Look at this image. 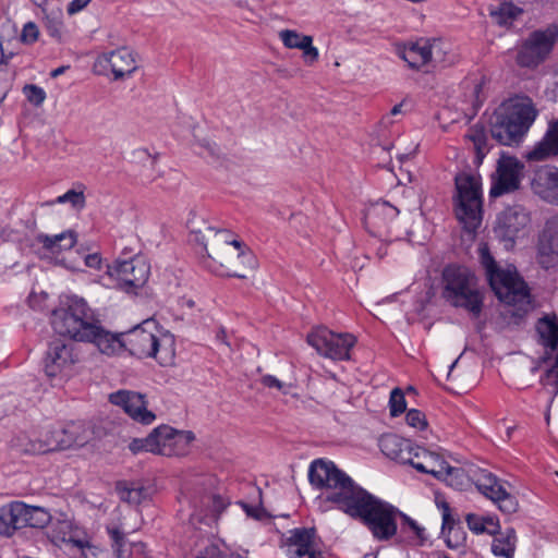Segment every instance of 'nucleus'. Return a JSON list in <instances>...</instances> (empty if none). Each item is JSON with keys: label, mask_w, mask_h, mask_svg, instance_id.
Instances as JSON below:
<instances>
[{"label": "nucleus", "mask_w": 558, "mask_h": 558, "mask_svg": "<svg viewBox=\"0 0 558 558\" xmlns=\"http://www.w3.org/2000/svg\"><path fill=\"white\" fill-rule=\"evenodd\" d=\"M312 486L326 489L325 500L360 521L378 542L392 539L401 510L357 485L332 461L314 460L308 469Z\"/></svg>", "instance_id": "nucleus-1"}, {"label": "nucleus", "mask_w": 558, "mask_h": 558, "mask_svg": "<svg viewBox=\"0 0 558 558\" xmlns=\"http://www.w3.org/2000/svg\"><path fill=\"white\" fill-rule=\"evenodd\" d=\"M191 241L199 244L211 259L209 267L213 271L235 278H245V275L233 269V260L254 268L256 259L244 242L233 238L232 232L226 228H217L196 215L187 221Z\"/></svg>", "instance_id": "nucleus-2"}, {"label": "nucleus", "mask_w": 558, "mask_h": 558, "mask_svg": "<svg viewBox=\"0 0 558 558\" xmlns=\"http://www.w3.org/2000/svg\"><path fill=\"white\" fill-rule=\"evenodd\" d=\"M51 326L58 335L93 343L100 352H111L117 343L113 333L101 326L87 302L76 295L68 296L52 311Z\"/></svg>", "instance_id": "nucleus-3"}, {"label": "nucleus", "mask_w": 558, "mask_h": 558, "mask_svg": "<svg viewBox=\"0 0 558 558\" xmlns=\"http://www.w3.org/2000/svg\"><path fill=\"white\" fill-rule=\"evenodd\" d=\"M480 262L498 300L513 307L511 316L523 319L532 310L531 294L527 284L512 265L501 268L486 243L478 247Z\"/></svg>", "instance_id": "nucleus-4"}, {"label": "nucleus", "mask_w": 558, "mask_h": 558, "mask_svg": "<svg viewBox=\"0 0 558 558\" xmlns=\"http://www.w3.org/2000/svg\"><path fill=\"white\" fill-rule=\"evenodd\" d=\"M536 116L537 111L529 98L505 100L489 118L490 134L501 145L518 144Z\"/></svg>", "instance_id": "nucleus-5"}, {"label": "nucleus", "mask_w": 558, "mask_h": 558, "mask_svg": "<svg viewBox=\"0 0 558 558\" xmlns=\"http://www.w3.org/2000/svg\"><path fill=\"white\" fill-rule=\"evenodd\" d=\"M151 327L156 328L155 322L145 320L125 333H113L117 343L111 352L104 353L110 355L125 349L138 359L154 357L161 365L168 364L173 359V339L169 335L158 337Z\"/></svg>", "instance_id": "nucleus-6"}, {"label": "nucleus", "mask_w": 558, "mask_h": 558, "mask_svg": "<svg viewBox=\"0 0 558 558\" xmlns=\"http://www.w3.org/2000/svg\"><path fill=\"white\" fill-rule=\"evenodd\" d=\"M442 298L453 307L463 308L473 317L483 310L484 298L472 270L458 264L447 265L441 274Z\"/></svg>", "instance_id": "nucleus-7"}, {"label": "nucleus", "mask_w": 558, "mask_h": 558, "mask_svg": "<svg viewBox=\"0 0 558 558\" xmlns=\"http://www.w3.org/2000/svg\"><path fill=\"white\" fill-rule=\"evenodd\" d=\"M457 190V218L468 229H476L482 221V190L478 177L468 172L454 177Z\"/></svg>", "instance_id": "nucleus-8"}, {"label": "nucleus", "mask_w": 558, "mask_h": 558, "mask_svg": "<svg viewBox=\"0 0 558 558\" xmlns=\"http://www.w3.org/2000/svg\"><path fill=\"white\" fill-rule=\"evenodd\" d=\"M356 338L348 332L337 333L326 327H318L307 335V343L322 356L333 361H348Z\"/></svg>", "instance_id": "nucleus-9"}, {"label": "nucleus", "mask_w": 558, "mask_h": 558, "mask_svg": "<svg viewBox=\"0 0 558 558\" xmlns=\"http://www.w3.org/2000/svg\"><path fill=\"white\" fill-rule=\"evenodd\" d=\"M557 38L558 28L556 26L532 32L517 52V63L522 68H536L553 51Z\"/></svg>", "instance_id": "nucleus-10"}, {"label": "nucleus", "mask_w": 558, "mask_h": 558, "mask_svg": "<svg viewBox=\"0 0 558 558\" xmlns=\"http://www.w3.org/2000/svg\"><path fill=\"white\" fill-rule=\"evenodd\" d=\"M149 272V264L142 256L118 259L107 268V274L114 278L119 287L126 292L142 288L148 280Z\"/></svg>", "instance_id": "nucleus-11"}, {"label": "nucleus", "mask_w": 558, "mask_h": 558, "mask_svg": "<svg viewBox=\"0 0 558 558\" xmlns=\"http://www.w3.org/2000/svg\"><path fill=\"white\" fill-rule=\"evenodd\" d=\"M78 361L74 344L64 339H52L44 357V371L49 378L66 374Z\"/></svg>", "instance_id": "nucleus-12"}, {"label": "nucleus", "mask_w": 558, "mask_h": 558, "mask_svg": "<svg viewBox=\"0 0 558 558\" xmlns=\"http://www.w3.org/2000/svg\"><path fill=\"white\" fill-rule=\"evenodd\" d=\"M474 484L478 492L494 501L502 512L511 514L518 510L517 498L507 492L505 483L493 473L481 470L475 474Z\"/></svg>", "instance_id": "nucleus-13"}, {"label": "nucleus", "mask_w": 558, "mask_h": 558, "mask_svg": "<svg viewBox=\"0 0 558 558\" xmlns=\"http://www.w3.org/2000/svg\"><path fill=\"white\" fill-rule=\"evenodd\" d=\"M444 43L440 39L421 38L415 43L405 46L399 53L411 69L420 70L424 65L433 62L435 64L445 61L442 54Z\"/></svg>", "instance_id": "nucleus-14"}, {"label": "nucleus", "mask_w": 558, "mask_h": 558, "mask_svg": "<svg viewBox=\"0 0 558 558\" xmlns=\"http://www.w3.org/2000/svg\"><path fill=\"white\" fill-rule=\"evenodd\" d=\"M289 536L283 541L289 558H323L320 539L315 527H296L289 531Z\"/></svg>", "instance_id": "nucleus-15"}, {"label": "nucleus", "mask_w": 558, "mask_h": 558, "mask_svg": "<svg viewBox=\"0 0 558 558\" xmlns=\"http://www.w3.org/2000/svg\"><path fill=\"white\" fill-rule=\"evenodd\" d=\"M95 69L99 74H107V71L110 70L114 80H121L136 71L137 61L133 51L121 47L100 54L96 59Z\"/></svg>", "instance_id": "nucleus-16"}, {"label": "nucleus", "mask_w": 558, "mask_h": 558, "mask_svg": "<svg viewBox=\"0 0 558 558\" xmlns=\"http://www.w3.org/2000/svg\"><path fill=\"white\" fill-rule=\"evenodd\" d=\"M109 401L143 425H149L156 420V414L147 409L146 396L140 392L118 390L109 395Z\"/></svg>", "instance_id": "nucleus-17"}, {"label": "nucleus", "mask_w": 558, "mask_h": 558, "mask_svg": "<svg viewBox=\"0 0 558 558\" xmlns=\"http://www.w3.org/2000/svg\"><path fill=\"white\" fill-rule=\"evenodd\" d=\"M50 429L39 432L20 433L11 440V449L19 454H45L56 451Z\"/></svg>", "instance_id": "nucleus-18"}, {"label": "nucleus", "mask_w": 558, "mask_h": 558, "mask_svg": "<svg viewBox=\"0 0 558 558\" xmlns=\"http://www.w3.org/2000/svg\"><path fill=\"white\" fill-rule=\"evenodd\" d=\"M522 169L523 165L517 158L502 157L498 162L497 179L489 191L490 197H498L519 189Z\"/></svg>", "instance_id": "nucleus-19"}, {"label": "nucleus", "mask_w": 558, "mask_h": 558, "mask_svg": "<svg viewBox=\"0 0 558 558\" xmlns=\"http://www.w3.org/2000/svg\"><path fill=\"white\" fill-rule=\"evenodd\" d=\"M379 447L381 452L391 460L402 464L413 462L412 452L415 446L408 439L387 434L379 439Z\"/></svg>", "instance_id": "nucleus-20"}, {"label": "nucleus", "mask_w": 558, "mask_h": 558, "mask_svg": "<svg viewBox=\"0 0 558 558\" xmlns=\"http://www.w3.org/2000/svg\"><path fill=\"white\" fill-rule=\"evenodd\" d=\"M412 458L413 462H409L408 464L412 465L416 471L430 474L436 478L441 477L447 461L440 454L415 446Z\"/></svg>", "instance_id": "nucleus-21"}, {"label": "nucleus", "mask_w": 558, "mask_h": 558, "mask_svg": "<svg viewBox=\"0 0 558 558\" xmlns=\"http://www.w3.org/2000/svg\"><path fill=\"white\" fill-rule=\"evenodd\" d=\"M399 209L388 202H378L368 208L365 215V223L381 233L390 222L399 216Z\"/></svg>", "instance_id": "nucleus-22"}, {"label": "nucleus", "mask_w": 558, "mask_h": 558, "mask_svg": "<svg viewBox=\"0 0 558 558\" xmlns=\"http://www.w3.org/2000/svg\"><path fill=\"white\" fill-rule=\"evenodd\" d=\"M558 155V120L553 122L544 138L527 153V160L542 161Z\"/></svg>", "instance_id": "nucleus-23"}, {"label": "nucleus", "mask_w": 558, "mask_h": 558, "mask_svg": "<svg viewBox=\"0 0 558 558\" xmlns=\"http://www.w3.org/2000/svg\"><path fill=\"white\" fill-rule=\"evenodd\" d=\"M56 450H64L83 445L86 439L82 436V426L75 423L68 424L63 428L50 429Z\"/></svg>", "instance_id": "nucleus-24"}, {"label": "nucleus", "mask_w": 558, "mask_h": 558, "mask_svg": "<svg viewBox=\"0 0 558 558\" xmlns=\"http://www.w3.org/2000/svg\"><path fill=\"white\" fill-rule=\"evenodd\" d=\"M16 505H19L17 511L22 513V529L27 526L34 529H44L51 520L50 513L45 508L38 506H29L23 501H16Z\"/></svg>", "instance_id": "nucleus-25"}, {"label": "nucleus", "mask_w": 558, "mask_h": 558, "mask_svg": "<svg viewBox=\"0 0 558 558\" xmlns=\"http://www.w3.org/2000/svg\"><path fill=\"white\" fill-rule=\"evenodd\" d=\"M36 239L43 244L44 248L52 254H58L72 248L76 243L77 236L74 231L68 230L56 235L38 234Z\"/></svg>", "instance_id": "nucleus-26"}, {"label": "nucleus", "mask_w": 558, "mask_h": 558, "mask_svg": "<svg viewBox=\"0 0 558 558\" xmlns=\"http://www.w3.org/2000/svg\"><path fill=\"white\" fill-rule=\"evenodd\" d=\"M536 330L544 347L550 351L558 350V317L555 314L541 317Z\"/></svg>", "instance_id": "nucleus-27"}, {"label": "nucleus", "mask_w": 558, "mask_h": 558, "mask_svg": "<svg viewBox=\"0 0 558 558\" xmlns=\"http://www.w3.org/2000/svg\"><path fill=\"white\" fill-rule=\"evenodd\" d=\"M16 501H11L0 508V535L10 537L16 530L22 529L21 512Z\"/></svg>", "instance_id": "nucleus-28"}, {"label": "nucleus", "mask_w": 558, "mask_h": 558, "mask_svg": "<svg viewBox=\"0 0 558 558\" xmlns=\"http://www.w3.org/2000/svg\"><path fill=\"white\" fill-rule=\"evenodd\" d=\"M464 138L472 142L475 151V160L474 162L480 166L483 162V159L489 151V147L487 144V134L484 124L475 123L469 128L468 132L464 135Z\"/></svg>", "instance_id": "nucleus-29"}, {"label": "nucleus", "mask_w": 558, "mask_h": 558, "mask_svg": "<svg viewBox=\"0 0 558 558\" xmlns=\"http://www.w3.org/2000/svg\"><path fill=\"white\" fill-rule=\"evenodd\" d=\"M517 544V534L513 527H508L494 537L492 551L495 556L513 558Z\"/></svg>", "instance_id": "nucleus-30"}, {"label": "nucleus", "mask_w": 558, "mask_h": 558, "mask_svg": "<svg viewBox=\"0 0 558 558\" xmlns=\"http://www.w3.org/2000/svg\"><path fill=\"white\" fill-rule=\"evenodd\" d=\"M117 492L122 501L132 505H140L149 497L148 488L135 482H119L117 484Z\"/></svg>", "instance_id": "nucleus-31"}, {"label": "nucleus", "mask_w": 558, "mask_h": 558, "mask_svg": "<svg viewBox=\"0 0 558 558\" xmlns=\"http://www.w3.org/2000/svg\"><path fill=\"white\" fill-rule=\"evenodd\" d=\"M170 435H173V427L160 425L149 433L154 437L151 441V453L171 457Z\"/></svg>", "instance_id": "nucleus-32"}, {"label": "nucleus", "mask_w": 558, "mask_h": 558, "mask_svg": "<svg viewBox=\"0 0 558 558\" xmlns=\"http://www.w3.org/2000/svg\"><path fill=\"white\" fill-rule=\"evenodd\" d=\"M441 477L439 480L445 481L449 486L462 490L470 485V482H474L475 475L473 477L469 476L464 469L451 466L448 462L445 464V470H442Z\"/></svg>", "instance_id": "nucleus-33"}, {"label": "nucleus", "mask_w": 558, "mask_h": 558, "mask_svg": "<svg viewBox=\"0 0 558 558\" xmlns=\"http://www.w3.org/2000/svg\"><path fill=\"white\" fill-rule=\"evenodd\" d=\"M195 440V435L191 430H178L173 428V435H170V448L172 456H184L189 452L191 444Z\"/></svg>", "instance_id": "nucleus-34"}, {"label": "nucleus", "mask_w": 558, "mask_h": 558, "mask_svg": "<svg viewBox=\"0 0 558 558\" xmlns=\"http://www.w3.org/2000/svg\"><path fill=\"white\" fill-rule=\"evenodd\" d=\"M522 9L511 2H504L495 11L490 12V16L500 26L511 25L512 22L522 13Z\"/></svg>", "instance_id": "nucleus-35"}, {"label": "nucleus", "mask_w": 558, "mask_h": 558, "mask_svg": "<svg viewBox=\"0 0 558 558\" xmlns=\"http://www.w3.org/2000/svg\"><path fill=\"white\" fill-rule=\"evenodd\" d=\"M468 527L475 534L496 533L497 523L492 518H485L475 513H468L465 517Z\"/></svg>", "instance_id": "nucleus-36"}, {"label": "nucleus", "mask_w": 558, "mask_h": 558, "mask_svg": "<svg viewBox=\"0 0 558 558\" xmlns=\"http://www.w3.org/2000/svg\"><path fill=\"white\" fill-rule=\"evenodd\" d=\"M107 533L111 541V548L116 558H124L126 547V534L117 525H108Z\"/></svg>", "instance_id": "nucleus-37"}, {"label": "nucleus", "mask_w": 558, "mask_h": 558, "mask_svg": "<svg viewBox=\"0 0 558 558\" xmlns=\"http://www.w3.org/2000/svg\"><path fill=\"white\" fill-rule=\"evenodd\" d=\"M53 203L65 204L70 203L71 206L76 210H82L86 206V197L84 194V187L80 191L75 189H71L66 191L64 194L58 196Z\"/></svg>", "instance_id": "nucleus-38"}, {"label": "nucleus", "mask_w": 558, "mask_h": 558, "mask_svg": "<svg viewBox=\"0 0 558 558\" xmlns=\"http://www.w3.org/2000/svg\"><path fill=\"white\" fill-rule=\"evenodd\" d=\"M437 506L441 510V534H446V531L462 525L459 514L453 512L447 501H441Z\"/></svg>", "instance_id": "nucleus-39"}, {"label": "nucleus", "mask_w": 558, "mask_h": 558, "mask_svg": "<svg viewBox=\"0 0 558 558\" xmlns=\"http://www.w3.org/2000/svg\"><path fill=\"white\" fill-rule=\"evenodd\" d=\"M446 545L449 548H459L465 544L466 533L463 525L450 529L446 531V534H441Z\"/></svg>", "instance_id": "nucleus-40"}, {"label": "nucleus", "mask_w": 558, "mask_h": 558, "mask_svg": "<svg viewBox=\"0 0 558 558\" xmlns=\"http://www.w3.org/2000/svg\"><path fill=\"white\" fill-rule=\"evenodd\" d=\"M389 407L392 417H397L405 411L407 402L404 393L400 388H395L390 392Z\"/></svg>", "instance_id": "nucleus-41"}, {"label": "nucleus", "mask_w": 558, "mask_h": 558, "mask_svg": "<svg viewBox=\"0 0 558 558\" xmlns=\"http://www.w3.org/2000/svg\"><path fill=\"white\" fill-rule=\"evenodd\" d=\"M306 36L307 35H302V34H299L298 32L291 31V29H284L279 33V37L282 40L283 45L290 49L303 48V46L305 44V40H303V38H305Z\"/></svg>", "instance_id": "nucleus-42"}, {"label": "nucleus", "mask_w": 558, "mask_h": 558, "mask_svg": "<svg viewBox=\"0 0 558 558\" xmlns=\"http://www.w3.org/2000/svg\"><path fill=\"white\" fill-rule=\"evenodd\" d=\"M520 218V215L515 211L509 210L504 213L502 217L499 219L502 222V226L506 228V232L508 235H514L519 230L520 226H524L525 223V216H521V221L517 225L512 222V220H518Z\"/></svg>", "instance_id": "nucleus-43"}, {"label": "nucleus", "mask_w": 558, "mask_h": 558, "mask_svg": "<svg viewBox=\"0 0 558 558\" xmlns=\"http://www.w3.org/2000/svg\"><path fill=\"white\" fill-rule=\"evenodd\" d=\"M23 93L26 99L36 107L43 105L46 99V92L44 88L34 84H26L23 87Z\"/></svg>", "instance_id": "nucleus-44"}, {"label": "nucleus", "mask_w": 558, "mask_h": 558, "mask_svg": "<svg viewBox=\"0 0 558 558\" xmlns=\"http://www.w3.org/2000/svg\"><path fill=\"white\" fill-rule=\"evenodd\" d=\"M405 421L409 426L417 428V429H425L427 427V421L425 414L417 410V409H410L407 412Z\"/></svg>", "instance_id": "nucleus-45"}, {"label": "nucleus", "mask_w": 558, "mask_h": 558, "mask_svg": "<svg viewBox=\"0 0 558 558\" xmlns=\"http://www.w3.org/2000/svg\"><path fill=\"white\" fill-rule=\"evenodd\" d=\"M398 520L401 521V527L408 526L417 538L425 539V529L420 526L415 520L410 518L408 514L401 511V514H398Z\"/></svg>", "instance_id": "nucleus-46"}, {"label": "nucleus", "mask_w": 558, "mask_h": 558, "mask_svg": "<svg viewBox=\"0 0 558 558\" xmlns=\"http://www.w3.org/2000/svg\"><path fill=\"white\" fill-rule=\"evenodd\" d=\"M154 437H149V435L145 438H134L130 445L129 449L133 453H138L142 451L151 452V441Z\"/></svg>", "instance_id": "nucleus-47"}, {"label": "nucleus", "mask_w": 558, "mask_h": 558, "mask_svg": "<svg viewBox=\"0 0 558 558\" xmlns=\"http://www.w3.org/2000/svg\"><path fill=\"white\" fill-rule=\"evenodd\" d=\"M305 40V44L301 50L303 51V57L305 61L314 62L318 59V50L316 47L313 46V38L312 36H306L303 38Z\"/></svg>", "instance_id": "nucleus-48"}, {"label": "nucleus", "mask_w": 558, "mask_h": 558, "mask_svg": "<svg viewBox=\"0 0 558 558\" xmlns=\"http://www.w3.org/2000/svg\"><path fill=\"white\" fill-rule=\"evenodd\" d=\"M39 35L38 27L34 22H28L24 25L21 39L24 43L32 44L37 40Z\"/></svg>", "instance_id": "nucleus-49"}, {"label": "nucleus", "mask_w": 558, "mask_h": 558, "mask_svg": "<svg viewBox=\"0 0 558 558\" xmlns=\"http://www.w3.org/2000/svg\"><path fill=\"white\" fill-rule=\"evenodd\" d=\"M538 178L544 180L549 186L558 187V170H542L538 172Z\"/></svg>", "instance_id": "nucleus-50"}, {"label": "nucleus", "mask_w": 558, "mask_h": 558, "mask_svg": "<svg viewBox=\"0 0 558 558\" xmlns=\"http://www.w3.org/2000/svg\"><path fill=\"white\" fill-rule=\"evenodd\" d=\"M241 505H242L244 511L246 512V514L248 517L254 518V519L260 520L266 514L265 513V509L262 508V507H254V506H250V505L244 504V502H242Z\"/></svg>", "instance_id": "nucleus-51"}, {"label": "nucleus", "mask_w": 558, "mask_h": 558, "mask_svg": "<svg viewBox=\"0 0 558 558\" xmlns=\"http://www.w3.org/2000/svg\"><path fill=\"white\" fill-rule=\"evenodd\" d=\"M483 86H484V82L481 81L478 83H476L473 87V92H472V95L473 97L475 98L474 101H473V107L475 109L480 108L484 101V98L482 97L483 95Z\"/></svg>", "instance_id": "nucleus-52"}, {"label": "nucleus", "mask_w": 558, "mask_h": 558, "mask_svg": "<svg viewBox=\"0 0 558 558\" xmlns=\"http://www.w3.org/2000/svg\"><path fill=\"white\" fill-rule=\"evenodd\" d=\"M85 265L90 268L100 269L101 257L97 253L88 254L85 256Z\"/></svg>", "instance_id": "nucleus-53"}, {"label": "nucleus", "mask_w": 558, "mask_h": 558, "mask_svg": "<svg viewBox=\"0 0 558 558\" xmlns=\"http://www.w3.org/2000/svg\"><path fill=\"white\" fill-rule=\"evenodd\" d=\"M197 558H228L226 555L221 554L218 547L208 546L205 549V553Z\"/></svg>", "instance_id": "nucleus-54"}, {"label": "nucleus", "mask_w": 558, "mask_h": 558, "mask_svg": "<svg viewBox=\"0 0 558 558\" xmlns=\"http://www.w3.org/2000/svg\"><path fill=\"white\" fill-rule=\"evenodd\" d=\"M262 383H263L264 386H266L268 388L281 389L282 386H283L282 383L278 378L272 376V375H265L262 378Z\"/></svg>", "instance_id": "nucleus-55"}, {"label": "nucleus", "mask_w": 558, "mask_h": 558, "mask_svg": "<svg viewBox=\"0 0 558 558\" xmlns=\"http://www.w3.org/2000/svg\"><path fill=\"white\" fill-rule=\"evenodd\" d=\"M62 22L60 20L48 21L47 28L51 36H61Z\"/></svg>", "instance_id": "nucleus-56"}, {"label": "nucleus", "mask_w": 558, "mask_h": 558, "mask_svg": "<svg viewBox=\"0 0 558 558\" xmlns=\"http://www.w3.org/2000/svg\"><path fill=\"white\" fill-rule=\"evenodd\" d=\"M90 0H73L68 8L69 13H75L84 9Z\"/></svg>", "instance_id": "nucleus-57"}, {"label": "nucleus", "mask_w": 558, "mask_h": 558, "mask_svg": "<svg viewBox=\"0 0 558 558\" xmlns=\"http://www.w3.org/2000/svg\"><path fill=\"white\" fill-rule=\"evenodd\" d=\"M0 50H1L0 72H2L4 66L7 65L8 60L14 56V52H12V51L7 52L3 48L2 43H0Z\"/></svg>", "instance_id": "nucleus-58"}, {"label": "nucleus", "mask_w": 558, "mask_h": 558, "mask_svg": "<svg viewBox=\"0 0 558 558\" xmlns=\"http://www.w3.org/2000/svg\"><path fill=\"white\" fill-rule=\"evenodd\" d=\"M216 340L217 342H219L220 344L227 347L228 349L231 350V343L229 342L228 340V336H227V332L223 328L219 329L216 333Z\"/></svg>", "instance_id": "nucleus-59"}, {"label": "nucleus", "mask_w": 558, "mask_h": 558, "mask_svg": "<svg viewBox=\"0 0 558 558\" xmlns=\"http://www.w3.org/2000/svg\"><path fill=\"white\" fill-rule=\"evenodd\" d=\"M10 88H11V83L7 78L0 77V102L2 100H4Z\"/></svg>", "instance_id": "nucleus-60"}, {"label": "nucleus", "mask_w": 558, "mask_h": 558, "mask_svg": "<svg viewBox=\"0 0 558 558\" xmlns=\"http://www.w3.org/2000/svg\"><path fill=\"white\" fill-rule=\"evenodd\" d=\"M553 387V397L550 399V403H553L554 399L558 395V378L555 377L554 383L550 385Z\"/></svg>", "instance_id": "nucleus-61"}, {"label": "nucleus", "mask_w": 558, "mask_h": 558, "mask_svg": "<svg viewBox=\"0 0 558 558\" xmlns=\"http://www.w3.org/2000/svg\"><path fill=\"white\" fill-rule=\"evenodd\" d=\"M204 146H205V147L208 149V151H209L210 154H213V155L216 153V150H218V146H217L215 143H209V142H207Z\"/></svg>", "instance_id": "nucleus-62"}, {"label": "nucleus", "mask_w": 558, "mask_h": 558, "mask_svg": "<svg viewBox=\"0 0 558 558\" xmlns=\"http://www.w3.org/2000/svg\"><path fill=\"white\" fill-rule=\"evenodd\" d=\"M64 71H65V66H59V68L54 69V70L51 72V76H52V77H57V76H59V75L63 74V73H64Z\"/></svg>", "instance_id": "nucleus-63"}, {"label": "nucleus", "mask_w": 558, "mask_h": 558, "mask_svg": "<svg viewBox=\"0 0 558 558\" xmlns=\"http://www.w3.org/2000/svg\"><path fill=\"white\" fill-rule=\"evenodd\" d=\"M401 107H402V104L393 106V108L391 109L390 113L392 116H396V114L400 113L401 112Z\"/></svg>", "instance_id": "nucleus-64"}]
</instances>
